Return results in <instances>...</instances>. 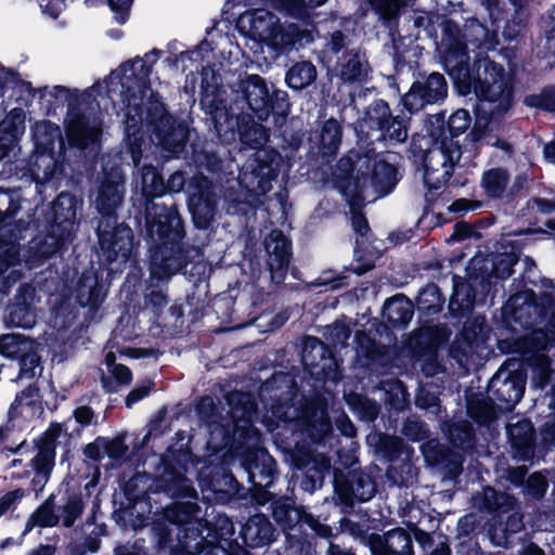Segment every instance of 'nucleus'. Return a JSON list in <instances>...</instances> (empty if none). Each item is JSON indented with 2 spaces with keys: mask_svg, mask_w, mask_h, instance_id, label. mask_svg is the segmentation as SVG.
<instances>
[{
  "mask_svg": "<svg viewBox=\"0 0 555 555\" xmlns=\"http://www.w3.org/2000/svg\"><path fill=\"white\" fill-rule=\"evenodd\" d=\"M333 183L349 207L353 231L361 237H367L371 228L363 212L365 207L364 179L360 178L351 181L348 176H333Z\"/></svg>",
  "mask_w": 555,
  "mask_h": 555,
  "instance_id": "obj_23",
  "label": "nucleus"
},
{
  "mask_svg": "<svg viewBox=\"0 0 555 555\" xmlns=\"http://www.w3.org/2000/svg\"><path fill=\"white\" fill-rule=\"evenodd\" d=\"M151 534L158 554L167 553V551L172 553L176 548L173 546L176 529L169 521L164 519L163 514L152 522Z\"/></svg>",
  "mask_w": 555,
  "mask_h": 555,
  "instance_id": "obj_60",
  "label": "nucleus"
},
{
  "mask_svg": "<svg viewBox=\"0 0 555 555\" xmlns=\"http://www.w3.org/2000/svg\"><path fill=\"white\" fill-rule=\"evenodd\" d=\"M280 22L274 13L266 9H258L251 14L249 30L255 39L267 43L271 37V29L275 28Z\"/></svg>",
  "mask_w": 555,
  "mask_h": 555,
  "instance_id": "obj_58",
  "label": "nucleus"
},
{
  "mask_svg": "<svg viewBox=\"0 0 555 555\" xmlns=\"http://www.w3.org/2000/svg\"><path fill=\"white\" fill-rule=\"evenodd\" d=\"M253 427L249 423L241 424V421H234L232 424L222 426V443L230 451L241 454L249 449L248 442L253 437Z\"/></svg>",
  "mask_w": 555,
  "mask_h": 555,
  "instance_id": "obj_50",
  "label": "nucleus"
},
{
  "mask_svg": "<svg viewBox=\"0 0 555 555\" xmlns=\"http://www.w3.org/2000/svg\"><path fill=\"white\" fill-rule=\"evenodd\" d=\"M151 505L144 506V503H121L116 508L112 517L117 525L125 529L139 530L146 526Z\"/></svg>",
  "mask_w": 555,
  "mask_h": 555,
  "instance_id": "obj_45",
  "label": "nucleus"
},
{
  "mask_svg": "<svg viewBox=\"0 0 555 555\" xmlns=\"http://www.w3.org/2000/svg\"><path fill=\"white\" fill-rule=\"evenodd\" d=\"M95 253L101 268L108 274L122 272L138 261L140 241L132 228L119 217L96 218Z\"/></svg>",
  "mask_w": 555,
  "mask_h": 555,
  "instance_id": "obj_7",
  "label": "nucleus"
},
{
  "mask_svg": "<svg viewBox=\"0 0 555 555\" xmlns=\"http://www.w3.org/2000/svg\"><path fill=\"white\" fill-rule=\"evenodd\" d=\"M511 176L506 168L493 167L482 172L480 186L491 201H504Z\"/></svg>",
  "mask_w": 555,
  "mask_h": 555,
  "instance_id": "obj_49",
  "label": "nucleus"
},
{
  "mask_svg": "<svg viewBox=\"0 0 555 555\" xmlns=\"http://www.w3.org/2000/svg\"><path fill=\"white\" fill-rule=\"evenodd\" d=\"M526 379L520 373H498L488 384V393L507 410L513 409L524 397Z\"/></svg>",
  "mask_w": 555,
  "mask_h": 555,
  "instance_id": "obj_28",
  "label": "nucleus"
},
{
  "mask_svg": "<svg viewBox=\"0 0 555 555\" xmlns=\"http://www.w3.org/2000/svg\"><path fill=\"white\" fill-rule=\"evenodd\" d=\"M275 528L263 514H255L242 525L240 538L243 542V548H257L269 545L274 541ZM242 547V545H240Z\"/></svg>",
  "mask_w": 555,
  "mask_h": 555,
  "instance_id": "obj_35",
  "label": "nucleus"
},
{
  "mask_svg": "<svg viewBox=\"0 0 555 555\" xmlns=\"http://www.w3.org/2000/svg\"><path fill=\"white\" fill-rule=\"evenodd\" d=\"M203 490L211 491L219 502L229 503L233 500L248 501L247 489L241 485L229 466L217 464L201 475Z\"/></svg>",
  "mask_w": 555,
  "mask_h": 555,
  "instance_id": "obj_22",
  "label": "nucleus"
},
{
  "mask_svg": "<svg viewBox=\"0 0 555 555\" xmlns=\"http://www.w3.org/2000/svg\"><path fill=\"white\" fill-rule=\"evenodd\" d=\"M35 288L28 284H21L15 296L7 307L9 322L22 328H31L36 323V313L33 306Z\"/></svg>",
  "mask_w": 555,
  "mask_h": 555,
  "instance_id": "obj_32",
  "label": "nucleus"
},
{
  "mask_svg": "<svg viewBox=\"0 0 555 555\" xmlns=\"http://www.w3.org/2000/svg\"><path fill=\"white\" fill-rule=\"evenodd\" d=\"M165 176L163 167L144 164L140 168L139 190L131 196L132 207L140 210L152 205H158L155 201L165 196Z\"/></svg>",
  "mask_w": 555,
  "mask_h": 555,
  "instance_id": "obj_26",
  "label": "nucleus"
},
{
  "mask_svg": "<svg viewBox=\"0 0 555 555\" xmlns=\"http://www.w3.org/2000/svg\"><path fill=\"white\" fill-rule=\"evenodd\" d=\"M500 44L496 30L478 18H467L463 29L449 18L443 22L441 63L457 94L475 95L474 125L466 135L478 143L489 132L492 121L504 118L515 100L514 78L487 52Z\"/></svg>",
  "mask_w": 555,
  "mask_h": 555,
  "instance_id": "obj_1",
  "label": "nucleus"
},
{
  "mask_svg": "<svg viewBox=\"0 0 555 555\" xmlns=\"http://www.w3.org/2000/svg\"><path fill=\"white\" fill-rule=\"evenodd\" d=\"M269 503L273 519L284 531L293 530L309 516L304 507L296 506L295 500L291 496H280L273 492Z\"/></svg>",
  "mask_w": 555,
  "mask_h": 555,
  "instance_id": "obj_38",
  "label": "nucleus"
},
{
  "mask_svg": "<svg viewBox=\"0 0 555 555\" xmlns=\"http://www.w3.org/2000/svg\"><path fill=\"white\" fill-rule=\"evenodd\" d=\"M333 486L344 503L367 502L375 495L377 487L373 477L361 469L345 473L339 468H334Z\"/></svg>",
  "mask_w": 555,
  "mask_h": 555,
  "instance_id": "obj_20",
  "label": "nucleus"
},
{
  "mask_svg": "<svg viewBox=\"0 0 555 555\" xmlns=\"http://www.w3.org/2000/svg\"><path fill=\"white\" fill-rule=\"evenodd\" d=\"M528 30V18L522 9H514V13L505 21L502 29V37L507 44L520 43Z\"/></svg>",
  "mask_w": 555,
  "mask_h": 555,
  "instance_id": "obj_62",
  "label": "nucleus"
},
{
  "mask_svg": "<svg viewBox=\"0 0 555 555\" xmlns=\"http://www.w3.org/2000/svg\"><path fill=\"white\" fill-rule=\"evenodd\" d=\"M522 527L521 517L511 514L507 516L504 524L501 518L499 525H492L489 529V535L495 545L505 546L507 544L508 534L520 531Z\"/></svg>",
  "mask_w": 555,
  "mask_h": 555,
  "instance_id": "obj_63",
  "label": "nucleus"
},
{
  "mask_svg": "<svg viewBox=\"0 0 555 555\" xmlns=\"http://www.w3.org/2000/svg\"><path fill=\"white\" fill-rule=\"evenodd\" d=\"M318 76L317 67L311 61L295 62L285 74V82L288 88L301 91L311 86Z\"/></svg>",
  "mask_w": 555,
  "mask_h": 555,
  "instance_id": "obj_53",
  "label": "nucleus"
},
{
  "mask_svg": "<svg viewBox=\"0 0 555 555\" xmlns=\"http://www.w3.org/2000/svg\"><path fill=\"white\" fill-rule=\"evenodd\" d=\"M371 72L370 64L362 60L359 51L348 50L339 63V78L347 83H365Z\"/></svg>",
  "mask_w": 555,
  "mask_h": 555,
  "instance_id": "obj_44",
  "label": "nucleus"
},
{
  "mask_svg": "<svg viewBox=\"0 0 555 555\" xmlns=\"http://www.w3.org/2000/svg\"><path fill=\"white\" fill-rule=\"evenodd\" d=\"M106 294L107 288L102 273L93 268L83 270L75 288L76 302L82 308L88 307L91 311H96Z\"/></svg>",
  "mask_w": 555,
  "mask_h": 555,
  "instance_id": "obj_30",
  "label": "nucleus"
},
{
  "mask_svg": "<svg viewBox=\"0 0 555 555\" xmlns=\"http://www.w3.org/2000/svg\"><path fill=\"white\" fill-rule=\"evenodd\" d=\"M240 464L250 485L247 489L248 502L255 506H264L273 498L270 489L280 479L276 460L266 448L256 447L240 455Z\"/></svg>",
  "mask_w": 555,
  "mask_h": 555,
  "instance_id": "obj_9",
  "label": "nucleus"
},
{
  "mask_svg": "<svg viewBox=\"0 0 555 555\" xmlns=\"http://www.w3.org/2000/svg\"><path fill=\"white\" fill-rule=\"evenodd\" d=\"M331 469V460L323 454H318L317 462L302 470L304 476L300 482L301 489L308 492H313L321 488L325 476L330 474Z\"/></svg>",
  "mask_w": 555,
  "mask_h": 555,
  "instance_id": "obj_55",
  "label": "nucleus"
},
{
  "mask_svg": "<svg viewBox=\"0 0 555 555\" xmlns=\"http://www.w3.org/2000/svg\"><path fill=\"white\" fill-rule=\"evenodd\" d=\"M73 241L44 225V234L35 237L27 250V262L33 268L41 267L53 256H62Z\"/></svg>",
  "mask_w": 555,
  "mask_h": 555,
  "instance_id": "obj_27",
  "label": "nucleus"
},
{
  "mask_svg": "<svg viewBox=\"0 0 555 555\" xmlns=\"http://www.w3.org/2000/svg\"><path fill=\"white\" fill-rule=\"evenodd\" d=\"M20 243L14 232H2L0 234V280L18 279L20 273L13 276L16 271L12 270L10 274L7 272L20 263Z\"/></svg>",
  "mask_w": 555,
  "mask_h": 555,
  "instance_id": "obj_47",
  "label": "nucleus"
},
{
  "mask_svg": "<svg viewBox=\"0 0 555 555\" xmlns=\"http://www.w3.org/2000/svg\"><path fill=\"white\" fill-rule=\"evenodd\" d=\"M354 340L363 357L373 364H385L390 359L389 347L377 341L365 331H357Z\"/></svg>",
  "mask_w": 555,
  "mask_h": 555,
  "instance_id": "obj_52",
  "label": "nucleus"
},
{
  "mask_svg": "<svg viewBox=\"0 0 555 555\" xmlns=\"http://www.w3.org/2000/svg\"><path fill=\"white\" fill-rule=\"evenodd\" d=\"M232 92L235 104L241 102V108L246 106L259 121H268L271 118L274 127H281L291 114L288 93L258 74H240L237 81L232 86Z\"/></svg>",
  "mask_w": 555,
  "mask_h": 555,
  "instance_id": "obj_5",
  "label": "nucleus"
},
{
  "mask_svg": "<svg viewBox=\"0 0 555 555\" xmlns=\"http://www.w3.org/2000/svg\"><path fill=\"white\" fill-rule=\"evenodd\" d=\"M304 422L310 438L321 442L333 433V425L325 405L319 402L308 403L302 413Z\"/></svg>",
  "mask_w": 555,
  "mask_h": 555,
  "instance_id": "obj_39",
  "label": "nucleus"
},
{
  "mask_svg": "<svg viewBox=\"0 0 555 555\" xmlns=\"http://www.w3.org/2000/svg\"><path fill=\"white\" fill-rule=\"evenodd\" d=\"M21 209V202L11 191L0 189V234L14 232L15 217Z\"/></svg>",
  "mask_w": 555,
  "mask_h": 555,
  "instance_id": "obj_61",
  "label": "nucleus"
},
{
  "mask_svg": "<svg viewBox=\"0 0 555 555\" xmlns=\"http://www.w3.org/2000/svg\"><path fill=\"white\" fill-rule=\"evenodd\" d=\"M270 34L271 37L266 44L276 55L288 54L293 50L298 51L313 40L311 33L296 23L280 22Z\"/></svg>",
  "mask_w": 555,
  "mask_h": 555,
  "instance_id": "obj_29",
  "label": "nucleus"
},
{
  "mask_svg": "<svg viewBox=\"0 0 555 555\" xmlns=\"http://www.w3.org/2000/svg\"><path fill=\"white\" fill-rule=\"evenodd\" d=\"M34 90L36 94L37 90ZM38 93L41 101H47L49 111L62 107L65 103H67L69 107H74L80 102V94L77 89L72 90L61 85L54 86L52 91H48V87L40 88L38 89Z\"/></svg>",
  "mask_w": 555,
  "mask_h": 555,
  "instance_id": "obj_54",
  "label": "nucleus"
},
{
  "mask_svg": "<svg viewBox=\"0 0 555 555\" xmlns=\"http://www.w3.org/2000/svg\"><path fill=\"white\" fill-rule=\"evenodd\" d=\"M188 455H190V451L180 450L163 455L158 474L153 479L156 492L165 493L171 499L194 500L175 501L163 509L164 519L169 521L176 530L185 525L195 524V519L201 513V507L196 502L198 494L193 481L186 477Z\"/></svg>",
  "mask_w": 555,
  "mask_h": 555,
  "instance_id": "obj_4",
  "label": "nucleus"
},
{
  "mask_svg": "<svg viewBox=\"0 0 555 555\" xmlns=\"http://www.w3.org/2000/svg\"><path fill=\"white\" fill-rule=\"evenodd\" d=\"M195 519V524L185 525L179 529L176 530V540L177 545L179 547H189L194 550V544L199 542L202 538H207V540H212L211 535H208V529L209 528H216L215 526H207V521L205 520ZM223 524L220 526L222 527Z\"/></svg>",
  "mask_w": 555,
  "mask_h": 555,
  "instance_id": "obj_56",
  "label": "nucleus"
},
{
  "mask_svg": "<svg viewBox=\"0 0 555 555\" xmlns=\"http://www.w3.org/2000/svg\"><path fill=\"white\" fill-rule=\"evenodd\" d=\"M444 302L446 298L439 286L430 282L420 289L414 306L422 317L430 318L442 311Z\"/></svg>",
  "mask_w": 555,
  "mask_h": 555,
  "instance_id": "obj_51",
  "label": "nucleus"
},
{
  "mask_svg": "<svg viewBox=\"0 0 555 555\" xmlns=\"http://www.w3.org/2000/svg\"><path fill=\"white\" fill-rule=\"evenodd\" d=\"M229 153L224 145L215 141H202L191 144V160L197 169L219 176L223 172L224 156Z\"/></svg>",
  "mask_w": 555,
  "mask_h": 555,
  "instance_id": "obj_33",
  "label": "nucleus"
},
{
  "mask_svg": "<svg viewBox=\"0 0 555 555\" xmlns=\"http://www.w3.org/2000/svg\"><path fill=\"white\" fill-rule=\"evenodd\" d=\"M61 501L62 504L56 506L57 515L61 516L60 522L64 528H73L86 507L80 488L66 486Z\"/></svg>",
  "mask_w": 555,
  "mask_h": 555,
  "instance_id": "obj_41",
  "label": "nucleus"
},
{
  "mask_svg": "<svg viewBox=\"0 0 555 555\" xmlns=\"http://www.w3.org/2000/svg\"><path fill=\"white\" fill-rule=\"evenodd\" d=\"M491 331L492 328L488 325L486 317L478 314L467 319L456 336V341L470 350L477 349L488 343Z\"/></svg>",
  "mask_w": 555,
  "mask_h": 555,
  "instance_id": "obj_42",
  "label": "nucleus"
},
{
  "mask_svg": "<svg viewBox=\"0 0 555 555\" xmlns=\"http://www.w3.org/2000/svg\"><path fill=\"white\" fill-rule=\"evenodd\" d=\"M430 141L433 146L427 152H425L423 156V175H427L429 181H436L437 183L438 179L433 178L435 169L444 167L449 168V170H454L455 165L459 163L463 154V151L462 145L449 146V144L443 140Z\"/></svg>",
  "mask_w": 555,
  "mask_h": 555,
  "instance_id": "obj_31",
  "label": "nucleus"
},
{
  "mask_svg": "<svg viewBox=\"0 0 555 555\" xmlns=\"http://www.w3.org/2000/svg\"><path fill=\"white\" fill-rule=\"evenodd\" d=\"M448 96V82L443 74L417 73L409 91L401 96V104L411 116L427 105L442 104Z\"/></svg>",
  "mask_w": 555,
  "mask_h": 555,
  "instance_id": "obj_15",
  "label": "nucleus"
},
{
  "mask_svg": "<svg viewBox=\"0 0 555 555\" xmlns=\"http://www.w3.org/2000/svg\"><path fill=\"white\" fill-rule=\"evenodd\" d=\"M96 192L93 201L98 218L118 217L126 195V176L119 165L104 166L96 179Z\"/></svg>",
  "mask_w": 555,
  "mask_h": 555,
  "instance_id": "obj_16",
  "label": "nucleus"
},
{
  "mask_svg": "<svg viewBox=\"0 0 555 555\" xmlns=\"http://www.w3.org/2000/svg\"><path fill=\"white\" fill-rule=\"evenodd\" d=\"M466 413L480 427H489L498 418L496 406L490 395H474L467 399Z\"/></svg>",
  "mask_w": 555,
  "mask_h": 555,
  "instance_id": "obj_48",
  "label": "nucleus"
},
{
  "mask_svg": "<svg viewBox=\"0 0 555 555\" xmlns=\"http://www.w3.org/2000/svg\"><path fill=\"white\" fill-rule=\"evenodd\" d=\"M264 247L271 281L276 285L284 283L293 255L291 240L282 231L274 230L264 240Z\"/></svg>",
  "mask_w": 555,
  "mask_h": 555,
  "instance_id": "obj_25",
  "label": "nucleus"
},
{
  "mask_svg": "<svg viewBox=\"0 0 555 555\" xmlns=\"http://www.w3.org/2000/svg\"><path fill=\"white\" fill-rule=\"evenodd\" d=\"M414 310L413 301L406 295L399 293L386 299L383 305L382 317L387 326L401 330L409 325Z\"/></svg>",
  "mask_w": 555,
  "mask_h": 555,
  "instance_id": "obj_37",
  "label": "nucleus"
},
{
  "mask_svg": "<svg viewBox=\"0 0 555 555\" xmlns=\"http://www.w3.org/2000/svg\"><path fill=\"white\" fill-rule=\"evenodd\" d=\"M233 534L234 525L227 518L222 527L208 529V535H211L212 540L202 538L194 544V550L176 546L171 555H250L233 539Z\"/></svg>",
  "mask_w": 555,
  "mask_h": 555,
  "instance_id": "obj_18",
  "label": "nucleus"
},
{
  "mask_svg": "<svg viewBox=\"0 0 555 555\" xmlns=\"http://www.w3.org/2000/svg\"><path fill=\"white\" fill-rule=\"evenodd\" d=\"M376 452L384 460L393 463L400 459L404 453L405 443L402 438L389 436L387 434H379L375 444Z\"/></svg>",
  "mask_w": 555,
  "mask_h": 555,
  "instance_id": "obj_64",
  "label": "nucleus"
},
{
  "mask_svg": "<svg viewBox=\"0 0 555 555\" xmlns=\"http://www.w3.org/2000/svg\"><path fill=\"white\" fill-rule=\"evenodd\" d=\"M283 165L284 158L276 149H258L245 164L242 182L250 192L266 195L272 190V182L278 179Z\"/></svg>",
  "mask_w": 555,
  "mask_h": 555,
  "instance_id": "obj_12",
  "label": "nucleus"
},
{
  "mask_svg": "<svg viewBox=\"0 0 555 555\" xmlns=\"http://www.w3.org/2000/svg\"><path fill=\"white\" fill-rule=\"evenodd\" d=\"M143 221L141 233L147 244L150 279L156 283L170 280L189 263L185 220L177 204L165 203L135 210Z\"/></svg>",
  "mask_w": 555,
  "mask_h": 555,
  "instance_id": "obj_3",
  "label": "nucleus"
},
{
  "mask_svg": "<svg viewBox=\"0 0 555 555\" xmlns=\"http://www.w3.org/2000/svg\"><path fill=\"white\" fill-rule=\"evenodd\" d=\"M507 438L513 459L527 462L533 459L535 430L530 421L522 420L507 427Z\"/></svg>",
  "mask_w": 555,
  "mask_h": 555,
  "instance_id": "obj_34",
  "label": "nucleus"
},
{
  "mask_svg": "<svg viewBox=\"0 0 555 555\" xmlns=\"http://www.w3.org/2000/svg\"><path fill=\"white\" fill-rule=\"evenodd\" d=\"M404 108L400 115L393 116L389 104L383 99H375L364 111L361 127L367 131H377L379 139H388L396 143H403L408 139V124L410 116Z\"/></svg>",
  "mask_w": 555,
  "mask_h": 555,
  "instance_id": "obj_14",
  "label": "nucleus"
},
{
  "mask_svg": "<svg viewBox=\"0 0 555 555\" xmlns=\"http://www.w3.org/2000/svg\"><path fill=\"white\" fill-rule=\"evenodd\" d=\"M301 363L312 376L323 380L334 379L338 364L332 348L315 336H306L302 341Z\"/></svg>",
  "mask_w": 555,
  "mask_h": 555,
  "instance_id": "obj_21",
  "label": "nucleus"
},
{
  "mask_svg": "<svg viewBox=\"0 0 555 555\" xmlns=\"http://www.w3.org/2000/svg\"><path fill=\"white\" fill-rule=\"evenodd\" d=\"M519 297H512L493 314L494 328L500 334H516L520 331H534L543 325L546 331L555 335V297L553 294L542 292L537 294L533 289H526L522 302L517 304Z\"/></svg>",
  "mask_w": 555,
  "mask_h": 555,
  "instance_id": "obj_6",
  "label": "nucleus"
},
{
  "mask_svg": "<svg viewBox=\"0 0 555 555\" xmlns=\"http://www.w3.org/2000/svg\"><path fill=\"white\" fill-rule=\"evenodd\" d=\"M153 65L140 56L128 60L119 66L120 98L128 114L140 112L146 92L151 90V74Z\"/></svg>",
  "mask_w": 555,
  "mask_h": 555,
  "instance_id": "obj_13",
  "label": "nucleus"
},
{
  "mask_svg": "<svg viewBox=\"0 0 555 555\" xmlns=\"http://www.w3.org/2000/svg\"><path fill=\"white\" fill-rule=\"evenodd\" d=\"M81 205L82 201L75 194L61 192L44 214L46 225L73 241L78 227L77 214Z\"/></svg>",
  "mask_w": 555,
  "mask_h": 555,
  "instance_id": "obj_19",
  "label": "nucleus"
},
{
  "mask_svg": "<svg viewBox=\"0 0 555 555\" xmlns=\"http://www.w3.org/2000/svg\"><path fill=\"white\" fill-rule=\"evenodd\" d=\"M227 128L217 119H214L217 134L223 141L234 140L237 135L242 145L258 151V149L267 147L266 143L269 139L268 129L259 121L257 117L247 112H242L233 118L227 115Z\"/></svg>",
  "mask_w": 555,
  "mask_h": 555,
  "instance_id": "obj_17",
  "label": "nucleus"
},
{
  "mask_svg": "<svg viewBox=\"0 0 555 555\" xmlns=\"http://www.w3.org/2000/svg\"><path fill=\"white\" fill-rule=\"evenodd\" d=\"M472 124V116L466 108H459L446 120L444 112L429 117L426 131L430 140H443L449 146L461 145L459 137L466 132Z\"/></svg>",
  "mask_w": 555,
  "mask_h": 555,
  "instance_id": "obj_24",
  "label": "nucleus"
},
{
  "mask_svg": "<svg viewBox=\"0 0 555 555\" xmlns=\"http://www.w3.org/2000/svg\"><path fill=\"white\" fill-rule=\"evenodd\" d=\"M398 170L395 165L387 160L371 159L365 157L356 165L350 157H341L337 163V169L334 176H348L350 180L363 178V195L371 184L380 196H386L392 192L398 183Z\"/></svg>",
  "mask_w": 555,
  "mask_h": 555,
  "instance_id": "obj_10",
  "label": "nucleus"
},
{
  "mask_svg": "<svg viewBox=\"0 0 555 555\" xmlns=\"http://www.w3.org/2000/svg\"><path fill=\"white\" fill-rule=\"evenodd\" d=\"M318 140V154L323 162L330 163L337 156L341 144V124L334 117L326 119L321 127Z\"/></svg>",
  "mask_w": 555,
  "mask_h": 555,
  "instance_id": "obj_40",
  "label": "nucleus"
},
{
  "mask_svg": "<svg viewBox=\"0 0 555 555\" xmlns=\"http://www.w3.org/2000/svg\"><path fill=\"white\" fill-rule=\"evenodd\" d=\"M146 126L152 141L167 158H179L190 140V127L181 118L169 113L167 105L152 95L146 107Z\"/></svg>",
  "mask_w": 555,
  "mask_h": 555,
  "instance_id": "obj_8",
  "label": "nucleus"
},
{
  "mask_svg": "<svg viewBox=\"0 0 555 555\" xmlns=\"http://www.w3.org/2000/svg\"><path fill=\"white\" fill-rule=\"evenodd\" d=\"M186 206L195 229H211L218 212V195L212 181L203 172L194 173L188 183Z\"/></svg>",
  "mask_w": 555,
  "mask_h": 555,
  "instance_id": "obj_11",
  "label": "nucleus"
},
{
  "mask_svg": "<svg viewBox=\"0 0 555 555\" xmlns=\"http://www.w3.org/2000/svg\"><path fill=\"white\" fill-rule=\"evenodd\" d=\"M367 3L383 25L391 27L398 24L406 0H367Z\"/></svg>",
  "mask_w": 555,
  "mask_h": 555,
  "instance_id": "obj_59",
  "label": "nucleus"
},
{
  "mask_svg": "<svg viewBox=\"0 0 555 555\" xmlns=\"http://www.w3.org/2000/svg\"><path fill=\"white\" fill-rule=\"evenodd\" d=\"M56 493H51L28 517L22 535L28 534L35 527L53 528L60 525L61 516L56 511Z\"/></svg>",
  "mask_w": 555,
  "mask_h": 555,
  "instance_id": "obj_46",
  "label": "nucleus"
},
{
  "mask_svg": "<svg viewBox=\"0 0 555 555\" xmlns=\"http://www.w3.org/2000/svg\"><path fill=\"white\" fill-rule=\"evenodd\" d=\"M449 444L463 453L472 454L476 449V430L468 420H449L442 424Z\"/></svg>",
  "mask_w": 555,
  "mask_h": 555,
  "instance_id": "obj_36",
  "label": "nucleus"
},
{
  "mask_svg": "<svg viewBox=\"0 0 555 555\" xmlns=\"http://www.w3.org/2000/svg\"><path fill=\"white\" fill-rule=\"evenodd\" d=\"M495 249L488 254L478 251L468 262L466 278L453 275V292L448 310L451 317L462 319L469 315L476 305H485L504 288V282L515 272L522 254L519 241L501 238Z\"/></svg>",
  "mask_w": 555,
  "mask_h": 555,
  "instance_id": "obj_2",
  "label": "nucleus"
},
{
  "mask_svg": "<svg viewBox=\"0 0 555 555\" xmlns=\"http://www.w3.org/2000/svg\"><path fill=\"white\" fill-rule=\"evenodd\" d=\"M515 503V498L506 492L495 490L491 487L485 489L482 501L483 508L500 519L504 514L514 509Z\"/></svg>",
  "mask_w": 555,
  "mask_h": 555,
  "instance_id": "obj_57",
  "label": "nucleus"
},
{
  "mask_svg": "<svg viewBox=\"0 0 555 555\" xmlns=\"http://www.w3.org/2000/svg\"><path fill=\"white\" fill-rule=\"evenodd\" d=\"M443 339V331L438 325L422 326L413 333L409 346L413 354L424 357L434 354Z\"/></svg>",
  "mask_w": 555,
  "mask_h": 555,
  "instance_id": "obj_43",
  "label": "nucleus"
}]
</instances>
